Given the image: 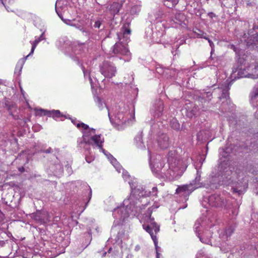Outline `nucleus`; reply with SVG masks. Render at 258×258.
<instances>
[{"instance_id":"obj_6","label":"nucleus","mask_w":258,"mask_h":258,"mask_svg":"<svg viewBox=\"0 0 258 258\" xmlns=\"http://www.w3.org/2000/svg\"><path fill=\"white\" fill-rule=\"evenodd\" d=\"M131 34V30L125 26L121 29L120 34H117L118 39L120 42H116L111 48L112 53L114 54L124 57V60L128 61L131 59V54L125 44L129 41L128 36Z\"/></svg>"},{"instance_id":"obj_14","label":"nucleus","mask_w":258,"mask_h":258,"mask_svg":"<svg viewBox=\"0 0 258 258\" xmlns=\"http://www.w3.org/2000/svg\"><path fill=\"white\" fill-rule=\"evenodd\" d=\"M29 216L35 222L40 224L46 223L49 221L48 213L44 211H37L36 213L29 214Z\"/></svg>"},{"instance_id":"obj_24","label":"nucleus","mask_w":258,"mask_h":258,"mask_svg":"<svg viewBox=\"0 0 258 258\" xmlns=\"http://www.w3.org/2000/svg\"><path fill=\"white\" fill-rule=\"evenodd\" d=\"M44 39V34L42 33L41 35L38 38H36L35 40L31 43L32 46L31 52L29 53V54L28 55H27V57L30 56L31 55H32L37 45L38 44V43L39 42H40L41 40H43Z\"/></svg>"},{"instance_id":"obj_13","label":"nucleus","mask_w":258,"mask_h":258,"mask_svg":"<svg viewBox=\"0 0 258 258\" xmlns=\"http://www.w3.org/2000/svg\"><path fill=\"white\" fill-rule=\"evenodd\" d=\"M100 71L105 78H111L115 75L116 68L112 62L104 61L100 66Z\"/></svg>"},{"instance_id":"obj_31","label":"nucleus","mask_w":258,"mask_h":258,"mask_svg":"<svg viewBox=\"0 0 258 258\" xmlns=\"http://www.w3.org/2000/svg\"><path fill=\"white\" fill-rule=\"evenodd\" d=\"M62 115L60 113L59 110H53L48 111V116L52 117L54 118H57L61 117Z\"/></svg>"},{"instance_id":"obj_23","label":"nucleus","mask_w":258,"mask_h":258,"mask_svg":"<svg viewBox=\"0 0 258 258\" xmlns=\"http://www.w3.org/2000/svg\"><path fill=\"white\" fill-rule=\"evenodd\" d=\"M155 114L157 117H159L162 114L163 111V102L161 100H158L155 105Z\"/></svg>"},{"instance_id":"obj_10","label":"nucleus","mask_w":258,"mask_h":258,"mask_svg":"<svg viewBox=\"0 0 258 258\" xmlns=\"http://www.w3.org/2000/svg\"><path fill=\"white\" fill-rule=\"evenodd\" d=\"M60 0H57L55 3V11L59 17L62 20V21L66 23L67 25L73 26L77 29L81 31L84 35L89 37V32L88 30L84 29L82 25L78 23H76V20L75 19L69 20L67 19H64L62 17L61 12L59 10V6L60 4Z\"/></svg>"},{"instance_id":"obj_55","label":"nucleus","mask_w":258,"mask_h":258,"mask_svg":"<svg viewBox=\"0 0 258 258\" xmlns=\"http://www.w3.org/2000/svg\"><path fill=\"white\" fill-rule=\"evenodd\" d=\"M232 47H233V49H234V51H235L236 50H235V48L234 46L232 45Z\"/></svg>"},{"instance_id":"obj_52","label":"nucleus","mask_w":258,"mask_h":258,"mask_svg":"<svg viewBox=\"0 0 258 258\" xmlns=\"http://www.w3.org/2000/svg\"><path fill=\"white\" fill-rule=\"evenodd\" d=\"M19 170L21 171V172H23V170H24V168L23 167H22V168H19Z\"/></svg>"},{"instance_id":"obj_9","label":"nucleus","mask_w":258,"mask_h":258,"mask_svg":"<svg viewBox=\"0 0 258 258\" xmlns=\"http://www.w3.org/2000/svg\"><path fill=\"white\" fill-rule=\"evenodd\" d=\"M207 203L211 207L227 208V201L223 197H221L219 195H212L209 197L207 201H203L202 202V204L203 206L206 209H208V207L206 205Z\"/></svg>"},{"instance_id":"obj_30","label":"nucleus","mask_w":258,"mask_h":258,"mask_svg":"<svg viewBox=\"0 0 258 258\" xmlns=\"http://www.w3.org/2000/svg\"><path fill=\"white\" fill-rule=\"evenodd\" d=\"M155 17L157 21H161V19L165 18L166 15L163 11L159 10L156 12Z\"/></svg>"},{"instance_id":"obj_19","label":"nucleus","mask_w":258,"mask_h":258,"mask_svg":"<svg viewBox=\"0 0 258 258\" xmlns=\"http://www.w3.org/2000/svg\"><path fill=\"white\" fill-rule=\"evenodd\" d=\"M250 67H248L246 69H242L240 68L238 69L237 75L238 78H243V77H247V78H255L256 77V75L254 74H249Z\"/></svg>"},{"instance_id":"obj_37","label":"nucleus","mask_w":258,"mask_h":258,"mask_svg":"<svg viewBox=\"0 0 258 258\" xmlns=\"http://www.w3.org/2000/svg\"><path fill=\"white\" fill-rule=\"evenodd\" d=\"M135 140L137 143V146L138 148H142L143 147V143H142V136L139 135L135 138Z\"/></svg>"},{"instance_id":"obj_26","label":"nucleus","mask_w":258,"mask_h":258,"mask_svg":"<svg viewBox=\"0 0 258 258\" xmlns=\"http://www.w3.org/2000/svg\"><path fill=\"white\" fill-rule=\"evenodd\" d=\"M27 57H27L26 56L24 58L19 60V61L17 62L15 71V74H17V75H20L21 72L23 68V66Z\"/></svg>"},{"instance_id":"obj_40","label":"nucleus","mask_w":258,"mask_h":258,"mask_svg":"<svg viewBox=\"0 0 258 258\" xmlns=\"http://www.w3.org/2000/svg\"><path fill=\"white\" fill-rule=\"evenodd\" d=\"M195 34L197 37L208 39V38L205 36V34L202 31H199V33L196 32Z\"/></svg>"},{"instance_id":"obj_41","label":"nucleus","mask_w":258,"mask_h":258,"mask_svg":"<svg viewBox=\"0 0 258 258\" xmlns=\"http://www.w3.org/2000/svg\"><path fill=\"white\" fill-rule=\"evenodd\" d=\"M102 23V20L101 19H98L95 22L94 27L95 28H99Z\"/></svg>"},{"instance_id":"obj_58","label":"nucleus","mask_w":258,"mask_h":258,"mask_svg":"<svg viewBox=\"0 0 258 258\" xmlns=\"http://www.w3.org/2000/svg\"><path fill=\"white\" fill-rule=\"evenodd\" d=\"M2 3L3 4V5H4L3 0H2Z\"/></svg>"},{"instance_id":"obj_29","label":"nucleus","mask_w":258,"mask_h":258,"mask_svg":"<svg viewBox=\"0 0 258 258\" xmlns=\"http://www.w3.org/2000/svg\"><path fill=\"white\" fill-rule=\"evenodd\" d=\"M179 2V0H164V5L169 8L174 7Z\"/></svg>"},{"instance_id":"obj_7","label":"nucleus","mask_w":258,"mask_h":258,"mask_svg":"<svg viewBox=\"0 0 258 258\" xmlns=\"http://www.w3.org/2000/svg\"><path fill=\"white\" fill-rule=\"evenodd\" d=\"M196 168L197 169V174L195 179L190 184L179 186L176 190V193L178 194L180 196L184 197V199L185 200L187 199V197L195 189L206 186L205 183L200 182L202 173L201 170L200 168H197V167H196Z\"/></svg>"},{"instance_id":"obj_1","label":"nucleus","mask_w":258,"mask_h":258,"mask_svg":"<svg viewBox=\"0 0 258 258\" xmlns=\"http://www.w3.org/2000/svg\"><path fill=\"white\" fill-rule=\"evenodd\" d=\"M129 184L131 188V195L128 199L123 201V206L115 209L113 212L114 218L119 222H123L130 215L138 216L142 213V209L144 208L145 206L142 205V207L141 206L142 200H140V198L146 196H156L157 195L156 187H153L152 191H149L145 190L143 187L141 189L140 187L135 188L133 190L134 184L129 181Z\"/></svg>"},{"instance_id":"obj_20","label":"nucleus","mask_w":258,"mask_h":258,"mask_svg":"<svg viewBox=\"0 0 258 258\" xmlns=\"http://www.w3.org/2000/svg\"><path fill=\"white\" fill-rule=\"evenodd\" d=\"M220 179L219 176L210 175L208 178L207 184L211 188H217V185H219Z\"/></svg>"},{"instance_id":"obj_8","label":"nucleus","mask_w":258,"mask_h":258,"mask_svg":"<svg viewBox=\"0 0 258 258\" xmlns=\"http://www.w3.org/2000/svg\"><path fill=\"white\" fill-rule=\"evenodd\" d=\"M107 158L110 161V163L112 164V165L115 167L117 171L118 172H120L121 170H122V176L125 181H127L128 180V182L129 181L134 184V188L133 190H134L135 188H137L138 186L137 185V180L136 179L133 178H131L130 175H129L127 171H125L124 169L122 168V167L119 164V163L117 161L116 159H115L112 155H111L110 153H107V156H106Z\"/></svg>"},{"instance_id":"obj_39","label":"nucleus","mask_w":258,"mask_h":258,"mask_svg":"<svg viewBox=\"0 0 258 258\" xmlns=\"http://www.w3.org/2000/svg\"><path fill=\"white\" fill-rule=\"evenodd\" d=\"M258 97V88L254 89L251 93V100H254Z\"/></svg>"},{"instance_id":"obj_5","label":"nucleus","mask_w":258,"mask_h":258,"mask_svg":"<svg viewBox=\"0 0 258 258\" xmlns=\"http://www.w3.org/2000/svg\"><path fill=\"white\" fill-rule=\"evenodd\" d=\"M153 209V207L148 208L143 220L144 223L142 226L143 229L150 234L154 242L156 251V258H160L161 248L158 246V240L156 237V234L160 231V226L155 221L154 218L151 217Z\"/></svg>"},{"instance_id":"obj_27","label":"nucleus","mask_w":258,"mask_h":258,"mask_svg":"<svg viewBox=\"0 0 258 258\" xmlns=\"http://www.w3.org/2000/svg\"><path fill=\"white\" fill-rule=\"evenodd\" d=\"M94 101L96 105L100 110L103 109L104 107H107L105 103L98 96H95L94 97Z\"/></svg>"},{"instance_id":"obj_47","label":"nucleus","mask_w":258,"mask_h":258,"mask_svg":"<svg viewBox=\"0 0 258 258\" xmlns=\"http://www.w3.org/2000/svg\"><path fill=\"white\" fill-rule=\"evenodd\" d=\"M208 16L211 18L215 17V15L213 12H209L208 13Z\"/></svg>"},{"instance_id":"obj_36","label":"nucleus","mask_w":258,"mask_h":258,"mask_svg":"<svg viewBox=\"0 0 258 258\" xmlns=\"http://www.w3.org/2000/svg\"><path fill=\"white\" fill-rule=\"evenodd\" d=\"M234 230V228L233 226H229L227 228L225 231H224L226 237H228L231 236Z\"/></svg>"},{"instance_id":"obj_21","label":"nucleus","mask_w":258,"mask_h":258,"mask_svg":"<svg viewBox=\"0 0 258 258\" xmlns=\"http://www.w3.org/2000/svg\"><path fill=\"white\" fill-rule=\"evenodd\" d=\"M229 87L227 81L224 82V84L218 87V90L222 92V95L219 97L220 99H227L229 97L228 91Z\"/></svg>"},{"instance_id":"obj_12","label":"nucleus","mask_w":258,"mask_h":258,"mask_svg":"<svg viewBox=\"0 0 258 258\" xmlns=\"http://www.w3.org/2000/svg\"><path fill=\"white\" fill-rule=\"evenodd\" d=\"M197 100L201 103L199 104L202 111H206L208 109V104L212 98V92L211 90H203L199 92L197 94Z\"/></svg>"},{"instance_id":"obj_49","label":"nucleus","mask_w":258,"mask_h":258,"mask_svg":"<svg viewBox=\"0 0 258 258\" xmlns=\"http://www.w3.org/2000/svg\"><path fill=\"white\" fill-rule=\"evenodd\" d=\"M72 122L77 126V124L79 123H80V122H78V121L76 119H73L72 120Z\"/></svg>"},{"instance_id":"obj_54","label":"nucleus","mask_w":258,"mask_h":258,"mask_svg":"<svg viewBox=\"0 0 258 258\" xmlns=\"http://www.w3.org/2000/svg\"><path fill=\"white\" fill-rule=\"evenodd\" d=\"M20 89H21V91L22 93L23 94V91L22 89L21 88Z\"/></svg>"},{"instance_id":"obj_48","label":"nucleus","mask_w":258,"mask_h":258,"mask_svg":"<svg viewBox=\"0 0 258 258\" xmlns=\"http://www.w3.org/2000/svg\"><path fill=\"white\" fill-rule=\"evenodd\" d=\"M93 160H94V158L90 159L89 158H88L87 157H86V160L88 163H91L92 162V161H93Z\"/></svg>"},{"instance_id":"obj_34","label":"nucleus","mask_w":258,"mask_h":258,"mask_svg":"<svg viewBox=\"0 0 258 258\" xmlns=\"http://www.w3.org/2000/svg\"><path fill=\"white\" fill-rule=\"evenodd\" d=\"M170 125L171 127L175 130H178L180 128V124L176 119L173 118L170 121Z\"/></svg>"},{"instance_id":"obj_42","label":"nucleus","mask_w":258,"mask_h":258,"mask_svg":"<svg viewBox=\"0 0 258 258\" xmlns=\"http://www.w3.org/2000/svg\"><path fill=\"white\" fill-rule=\"evenodd\" d=\"M165 70L163 69V68L161 67H158L156 68V72L160 74H163L164 73Z\"/></svg>"},{"instance_id":"obj_50","label":"nucleus","mask_w":258,"mask_h":258,"mask_svg":"<svg viewBox=\"0 0 258 258\" xmlns=\"http://www.w3.org/2000/svg\"><path fill=\"white\" fill-rule=\"evenodd\" d=\"M133 255L132 254H128L126 256V258H133Z\"/></svg>"},{"instance_id":"obj_44","label":"nucleus","mask_w":258,"mask_h":258,"mask_svg":"<svg viewBox=\"0 0 258 258\" xmlns=\"http://www.w3.org/2000/svg\"><path fill=\"white\" fill-rule=\"evenodd\" d=\"M138 8L137 7H134L132 8L131 9V13H137V12L136 11L137 9H138ZM140 11V10L138 9V12H139Z\"/></svg>"},{"instance_id":"obj_2","label":"nucleus","mask_w":258,"mask_h":258,"mask_svg":"<svg viewBox=\"0 0 258 258\" xmlns=\"http://www.w3.org/2000/svg\"><path fill=\"white\" fill-rule=\"evenodd\" d=\"M229 148L220 152L219 169L223 183L232 185L234 192L240 195L246 191L248 186V179L241 171L233 172L230 167Z\"/></svg>"},{"instance_id":"obj_32","label":"nucleus","mask_w":258,"mask_h":258,"mask_svg":"<svg viewBox=\"0 0 258 258\" xmlns=\"http://www.w3.org/2000/svg\"><path fill=\"white\" fill-rule=\"evenodd\" d=\"M201 220H198L194 225V230L197 236H199L201 234L200 233V231H201Z\"/></svg>"},{"instance_id":"obj_15","label":"nucleus","mask_w":258,"mask_h":258,"mask_svg":"<svg viewBox=\"0 0 258 258\" xmlns=\"http://www.w3.org/2000/svg\"><path fill=\"white\" fill-rule=\"evenodd\" d=\"M73 50L75 55L77 56L73 57L74 60H76L78 63H80V58L83 53L85 52L87 50V47L84 43H80L78 41H74L72 44Z\"/></svg>"},{"instance_id":"obj_25","label":"nucleus","mask_w":258,"mask_h":258,"mask_svg":"<svg viewBox=\"0 0 258 258\" xmlns=\"http://www.w3.org/2000/svg\"><path fill=\"white\" fill-rule=\"evenodd\" d=\"M120 8L121 5L118 3H113L110 5L109 11L111 14L114 15L119 12Z\"/></svg>"},{"instance_id":"obj_22","label":"nucleus","mask_w":258,"mask_h":258,"mask_svg":"<svg viewBox=\"0 0 258 258\" xmlns=\"http://www.w3.org/2000/svg\"><path fill=\"white\" fill-rule=\"evenodd\" d=\"M187 116L189 117H192L194 116L198 115L200 114L199 108L197 105L190 104V107H187Z\"/></svg>"},{"instance_id":"obj_11","label":"nucleus","mask_w":258,"mask_h":258,"mask_svg":"<svg viewBox=\"0 0 258 258\" xmlns=\"http://www.w3.org/2000/svg\"><path fill=\"white\" fill-rule=\"evenodd\" d=\"M108 115L111 122L114 120L115 123L119 124L124 123L126 121L127 115V112H124V109L119 108L118 110L117 107H115V109L113 111L109 110L108 108Z\"/></svg>"},{"instance_id":"obj_38","label":"nucleus","mask_w":258,"mask_h":258,"mask_svg":"<svg viewBox=\"0 0 258 258\" xmlns=\"http://www.w3.org/2000/svg\"><path fill=\"white\" fill-rule=\"evenodd\" d=\"M48 110H44L43 109H39L36 110V114L38 115H47L48 114Z\"/></svg>"},{"instance_id":"obj_45","label":"nucleus","mask_w":258,"mask_h":258,"mask_svg":"<svg viewBox=\"0 0 258 258\" xmlns=\"http://www.w3.org/2000/svg\"><path fill=\"white\" fill-rule=\"evenodd\" d=\"M52 151V149L50 147H49L48 149H47L46 150H41V152L45 153H50Z\"/></svg>"},{"instance_id":"obj_4","label":"nucleus","mask_w":258,"mask_h":258,"mask_svg":"<svg viewBox=\"0 0 258 258\" xmlns=\"http://www.w3.org/2000/svg\"><path fill=\"white\" fill-rule=\"evenodd\" d=\"M77 127L78 128H81L83 134V140L79 144L85 143L86 144L96 145L101 152L106 156H107L108 153L102 148L104 139L101 135H96L95 129L89 128L87 124L84 123H78Z\"/></svg>"},{"instance_id":"obj_57","label":"nucleus","mask_w":258,"mask_h":258,"mask_svg":"<svg viewBox=\"0 0 258 258\" xmlns=\"http://www.w3.org/2000/svg\"><path fill=\"white\" fill-rule=\"evenodd\" d=\"M220 236L223 237V236H222V233L220 234Z\"/></svg>"},{"instance_id":"obj_3","label":"nucleus","mask_w":258,"mask_h":258,"mask_svg":"<svg viewBox=\"0 0 258 258\" xmlns=\"http://www.w3.org/2000/svg\"><path fill=\"white\" fill-rule=\"evenodd\" d=\"M148 155L149 157V165L152 172L156 176L160 174L163 177L170 180L177 174V172L180 169L178 165L180 161L177 160L176 153L175 151H170L167 155L168 164L164 163L161 155H152V150L150 146L148 147Z\"/></svg>"},{"instance_id":"obj_18","label":"nucleus","mask_w":258,"mask_h":258,"mask_svg":"<svg viewBox=\"0 0 258 258\" xmlns=\"http://www.w3.org/2000/svg\"><path fill=\"white\" fill-rule=\"evenodd\" d=\"M157 143L158 147L161 149H166L170 145V141L168 137L165 134H162L158 137Z\"/></svg>"},{"instance_id":"obj_53","label":"nucleus","mask_w":258,"mask_h":258,"mask_svg":"<svg viewBox=\"0 0 258 258\" xmlns=\"http://www.w3.org/2000/svg\"><path fill=\"white\" fill-rule=\"evenodd\" d=\"M255 117H258V114H257V112H256L255 113Z\"/></svg>"},{"instance_id":"obj_35","label":"nucleus","mask_w":258,"mask_h":258,"mask_svg":"<svg viewBox=\"0 0 258 258\" xmlns=\"http://www.w3.org/2000/svg\"><path fill=\"white\" fill-rule=\"evenodd\" d=\"M82 69L83 70L85 78V79H87V78L89 79V80L90 81V83L91 84V85L92 86V78L90 77V72L88 70H85L84 66H82Z\"/></svg>"},{"instance_id":"obj_46","label":"nucleus","mask_w":258,"mask_h":258,"mask_svg":"<svg viewBox=\"0 0 258 258\" xmlns=\"http://www.w3.org/2000/svg\"><path fill=\"white\" fill-rule=\"evenodd\" d=\"M238 209H235L233 211H232V214L234 216H236L238 214Z\"/></svg>"},{"instance_id":"obj_28","label":"nucleus","mask_w":258,"mask_h":258,"mask_svg":"<svg viewBox=\"0 0 258 258\" xmlns=\"http://www.w3.org/2000/svg\"><path fill=\"white\" fill-rule=\"evenodd\" d=\"M207 234H208V236L206 237H205L204 236V235L201 236V234L198 236L200 238V240H201V241L202 242L209 244L211 243V234L210 232H207Z\"/></svg>"},{"instance_id":"obj_17","label":"nucleus","mask_w":258,"mask_h":258,"mask_svg":"<svg viewBox=\"0 0 258 258\" xmlns=\"http://www.w3.org/2000/svg\"><path fill=\"white\" fill-rule=\"evenodd\" d=\"M165 35V30H162L161 31H156L153 32L152 30H149L146 31V36L149 37L154 43H160L161 38Z\"/></svg>"},{"instance_id":"obj_59","label":"nucleus","mask_w":258,"mask_h":258,"mask_svg":"<svg viewBox=\"0 0 258 258\" xmlns=\"http://www.w3.org/2000/svg\"><path fill=\"white\" fill-rule=\"evenodd\" d=\"M91 193H92V191L90 190V195H91Z\"/></svg>"},{"instance_id":"obj_16","label":"nucleus","mask_w":258,"mask_h":258,"mask_svg":"<svg viewBox=\"0 0 258 258\" xmlns=\"http://www.w3.org/2000/svg\"><path fill=\"white\" fill-rule=\"evenodd\" d=\"M185 19V16L183 13L177 11L175 13L174 17L169 20L170 24L169 27H178V26L182 25Z\"/></svg>"},{"instance_id":"obj_33","label":"nucleus","mask_w":258,"mask_h":258,"mask_svg":"<svg viewBox=\"0 0 258 258\" xmlns=\"http://www.w3.org/2000/svg\"><path fill=\"white\" fill-rule=\"evenodd\" d=\"M250 67L249 74H254L256 75L255 78H251L255 79L258 78V64L249 66Z\"/></svg>"},{"instance_id":"obj_56","label":"nucleus","mask_w":258,"mask_h":258,"mask_svg":"<svg viewBox=\"0 0 258 258\" xmlns=\"http://www.w3.org/2000/svg\"><path fill=\"white\" fill-rule=\"evenodd\" d=\"M115 228V227H113V228H112V230H112V231H113V230L114 229V228Z\"/></svg>"},{"instance_id":"obj_51","label":"nucleus","mask_w":258,"mask_h":258,"mask_svg":"<svg viewBox=\"0 0 258 258\" xmlns=\"http://www.w3.org/2000/svg\"><path fill=\"white\" fill-rule=\"evenodd\" d=\"M139 249H140V246L139 245H137V246H136L135 249L136 250H138Z\"/></svg>"},{"instance_id":"obj_43","label":"nucleus","mask_w":258,"mask_h":258,"mask_svg":"<svg viewBox=\"0 0 258 258\" xmlns=\"http://www.w3.org/2000/svg\"><path fill=\"white\" fill-rule=\"evenodd\" d=\"M207 40L208 41L209 45L212 48V51H211V52H212V51L214 50V44L213 42L209 38H208V39H207Z\"/></svg>"}]
</instances>
